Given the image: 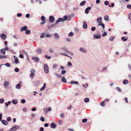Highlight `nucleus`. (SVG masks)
Returning a JSON list of instances; mask_svg holds the SVG:
<instances>
[{"instance_id":"36","label":"nucleus","mask_w":131,"mask_h":131,"mask_svg":"<svg viewBox=\"0 0 131 131\" xmlns=\"http://www.w3.org/2000/svg\"><path fill=\"white\" fill-rule=\"evenodd\" d=\"M107 32H104L102 34V36L103 37L106 36L107 35Z\"/></svg>"},{"instance_id":"30","label":"nucleus","mask_w":131,"mask_h":131,"mask_svg":"<svg viewBox=\"0 0 131 131\" xmlns=\"http://www.w3.org/2000/svg\"><path fill=\"white\" fill-rule=\"evenodd\" d=\"M116 90L119 92H121L122 91V90L120 88L118 87H117L116 88Z\"/></svg>"},{"instance_id":"38","label":"nucleus","mask_w":131,"mask_h":131,"mask_svg":"<svg viewBox=\"0 0 131 131\" xmlns=\"http://www.w3.org/2000/svg\"><path fill=\"white\" fill-rule=\"evenodd\" d=\"M41 19L42 21H43L45 20V17L43 16H42L41 17Z\"/></svg>"},{"instance_id":"15","label":"nucleus","mask_w":131,"mask_h":131,"mask_svg":"<svg viewBox=\"0 0 131 131\" xmlns=\"http://www.w3.org/2000/svg\"><path fill=\"white\" fill-rule=\"evenodd\" d=\"M79 50L80 51L86 53V50L83 48H80L79 49Z\"/></svg>"},{"instance_id":"63","label":"nucleus","mask_w":131,"mask_h":131,"mask_svg":"<svg viewBox=\"0 0 131 131\" xmlns=\"http://www.w3.org/2000/svg\"><path fill=\"white\" fill-rule=\"evenodd\" d=\"M62 122V121L61 120H59L58 121V123L59 124H61Z\"/></svg>"},{"instance_id":"51","label":"nucleus","mask_w":131,"mask_h":131,"mask_svg":"<svg viewBox=\"0 0 131 131\" xmlns=\"http://www.w3.org/2000/svg\"><path fill=\"white\" fill-rule=\"evenodd\" d=\"M61 49L64 50L67 52H68L69 51L68 50L66 49L65 48H61Z\"/></svg>"},{"instance_id":"29","label":"nucleus","mask_w":131,"mask_h":131,"mask_svg":"<svg viewBox=\"0 0 131 131\" xmlns=\"http://www.w3.org/2000/svg\"><path fill=\"white\" fill-rule=\"evenodd\" d=\"M57 24H56L55 25H54V24H52V25H50V26H48V29H49V28H50L54 26H55Z\"/></svg>"},{"instance_id":"1","label":"nucleus","mask_w":131,"mask_h":131,"mask_svg":"<svg viewBox=\"0 0 131 131\" xmlns=\"http://www.w3.org/2000/svg\"><path fill=\"white\" fill-rule=\"evenodd\" d=\"M67 16L65 15L64 16L63 18V19L61 18H58V19L56 21V24H58L59 22L60 21H62L63 20L65 21L67 20Z\"/></svg>"},{"instance_id":"50","label":"nucleus","mask_w":131,"mask_h":131,"mask_svg":"<svg viewBox=\"0 0 131 131\" xmlns=\"http://www.w3.org/2000/svg\"><path fill=\"white\" fill-rule=\"evenodd\" d=\"M95 29L96 28L94 27H92L91 28V30L92 31H94L95 30Z\"/></svg>"},{"instance_id":"62","label":"nucleus","mask_w":131,"mask_h":131,"mask_svg":"<svg viewBox=\"0 0 131 131\" xmlns=\"http://www.w3.org/2000/svg\"><path fill=\"white\" fill-rule=\"evenodd\" d=\"M49 52L50 53H53V50L52 49H50L49 50Z\"/></svg>"},{"instance_id":"32","label":"nucleus","mask_w":131,"mask_h":131,"mask_svg":"<svg viewBox=\"0 0 131 131\" xmlns=\"http://www.w3.org/2000/svg\"><path fill=\"white\" fill-rule=\"evenodd\" d=\"M17 100H13L12 101V102L13 103L16 104L17 103Z\"/></svg>"},{"instance_id":"33","label":"nucleus","mask_w":131,"mask_h":131,"mask_svg":"<svg viewBox=\"0 0 131 131\" xmlns=\"http://www.w3.org/2000/svg\"><path fill=\"white\" fill-rule=\"evenodd\" d=\"M100 105L102 106H104L105 105V102L104 101H103L101 102L100 103Z\"/></svg>"},{"instance_id":"34","label":"nucleus","mask_w":131,"mask_h":131,"mask_svg":"<svg viewBox=\"0 0 131 131\" xmlns=\"http://www.w3.org/2000/svg\"><path fill=\"white\" fill-rule=\"evenodd\" d=\"M104 4L106 5H108L109 4V2L108 1H105L104 3Z\"/></svg>"},{"instance_id":"46","label":"nucleus","mask_w":131,"mask_h":131,"mask_svg":"<svg viewBox=\"0 0 131 131\" xmlns=\"http://www.w3.org/2000/svg\"><path fill=\"white\" fill-rule=\"evenodd\" d=\"M71 18V16H67V19L68 21H70V20Z\"/></svg>"},{"instance_id":"5","label":"nucleus","mask_w":131,"mask_h":131,"mask_svg":"<svg viewBox=\"0 0 131 131\" xmlns=\"http://www.w3.org/2000/svg\"><path fill=\"white\" fill-rule=\"evenodd\" d=\"M54 20V18L53 16H50L49 17V21L50 23H52L53 22Z\"/></svg>"},{"instance_id":"54","label":"nucleus","mask_w":131,"mask_h":131,"mask_svg":"<svg viewBox=\"0 0 131 131\" xmlns=\"http://www.w3.org/2000/svg\"><path fill=\"white\" fill-rule=\"evenodd\" d=\"M56 75L59 78H60L62 75L60 74H56Z\"/></svg>"},{"instance_id":"55","label":"nucleus","mask_w":131,"mask_h":131,"mask_svg":"<svg viewBox=\"0 0 131 131\" xmlns=\"http://www.w3.org/2000/svg\"><path fill=\"white\" fill-rule=\"evenodd\" d=\"M5 65L7 67H10V64L8 63H7L5 64Z\"/></svg>"},{"instance_id":"64","label":"nucleus","mask_w":131,"mask_h":131,"mask_svg":"<svg viewBox=\"0 0 131 131\" xmlns=\"http://www.w3.org/2000/svg\"><path fill=\"white\" fill-rule=\"evenodd\" d=\"M129 18L131 20V13L129 15Z\"/></svg>"},{"instance_id":"8","label":"nucleus","mask_w":131,"mask_h":131,"mask_svg":"<svg viewBox=\"0 0 131 131\" xmlns=\"http://www.w3.org/2000/svg\"><path fill=\"white\" fill-rule=\"evenodd\" d=\"M32 60H34L36 62H38L39 61V59L37 57H32Z\"/></svg>"},{"instance_id":"6","label":"nucleus","mask_w":131,"mask_h":131,"mask_svg":"<svg viewBox=\"0 0 131 131\" xmlns=\"http://www.w3.org/2000/svg\"><path fill=\"white\" fill-rule=\"evenodd\" d=\"M9 81H5L4 82V86L7 88L9 85Z\"/></svg>"},{"instance_id":"2","label":"nucleus","mask_w":131,"mask_h":131,"mask_svg":"<svg viewBox=\"0 0 131 131\" xmlns=\"http://www.w3.org/2000/svg\"><path fill=\"white\" fill-rule=\"evenodd\" d=\"M44 67V71L46 73H48L49 72V68L47 64L45 63L43 65Z\"/></svg>"},{"instance_id":"22","label":"nucleus","mask_w":131,"mask_h":131,"mask_svg":"<svg viewBox=\"0 0 131 131\" xmlns=\"http://www.w3.org/2000/svg\"><path fill=\"white\" fill-rule=\"evenodd\" d=\"M102 18L101 17H99L97 19V22L98 23H99L100 22L102 21Z\"/></svg>"},{"instance_id":"31","label":"nucleus","mask_w":131,"mask_h":131,"mask_svg":"<svg viewBox=\"0 0 131 131\" xmlns=\"http://www.w3.org/2000/svg\"><path fill=\"white\" fill-rule=\"evenodd\" d=\"M30 31L29 30H27L26 31V34H30Z\"/></svg>"},{"instance_id":"28","label":"nucleus","mask_w":131,"mask_h":131,"mask_svg":"<svg viewBox=\"0 0 131 131\" xmlns=\"http://www.w3.org/2000/svg\"><path fill=\"white\" fill-rule=\"evenodd\" d=\"M89 101V99L88 98H86L84 99V101L86 103H88Z\"/></svg>"},{"instance_id":"35","label":"nucleus","mask_w":131,"mask_h":131,"mask_svg":"<svg viewBox=\"0 0 131 131\" xmlns=\"http://www.w3.org/2000/svg\"><path fill=\"white\" fill-rule=\"evenodd\" d=\"M60 54L61 55H64L66 56H67V57H69V56L67 54H66V53H60Z\"/></svg>"},{"instance_id":"18","label":"nucleus","mask_w":131,"mask_h":131,"mask_svg":"<svg viewBox=\"0 0 131 131\" xmlns=\"http://www.w3.org/2000/svg\"><path fill=\"white\" fill-rule=\"evenodd\" d=\"M128 83V81L126 79H125L123 81V83L124 84H126Z\"/></svg>"},{"instance_id":"56","label":"nucleus","mask_w":131,"mask_h":131,"mask_svg":"<svg viewBox=\"0 0 131 131\" xmlns=\"http://www.w3.org/2000/svg\"><path fill=\"white\" fill-rule=\"evenodd\" d=\"M46 21H43L40 23V24L41 25H43L45 24L46 23Z\"/></svg>"},{"instance_id":"59","label":"nucleus","mask_w":131,"mask_h":131,"mask_svg":"<svg viewBox=\"0 0 131 131\" xmlns=\"http://www.w3.org/2000/svg\"><path fill=\"white\" fill-rule=\"evenodd\" d=\"M22 15L21 14L19 13L17 14V16L18 17H20L22 16Z\"/></svg>"},{"instance_id":"4","label":"nucleus","mask_w":131,"mask_h":131,"mask_svg":"<svg viewBox=\"0 0 131 131\" xmlns=\"http://www.w3.org/2000/svg\"><path fill=\"white\" fill-rule=\"evenodd\" d=\"M19 126H16L11 128L9 130V131H13L16 130L17 129L19 128Z\"/></svg>"},{"instance_id":"14","label":"nucleus","mask_w":131,"mask_h":131,"mask_svg":"<svg viewBox=\"0 0 131 131\" xmlns=\"http://www.w3.org/2000/svg\"><path fill=\"white\" fill-rule=\"evenodd\" d=\"M50 125L51 127L53 128L54 129L56 127V125L54 124L53 123H51V124Z\"/></svg>"},{"instance_id":"12","label":"nucleus","mask_w":131,"mask_h":131,"mask_svg":"<svg viewBox=\"0 0 131 131\" xmlns=\"http://www.w3.org/2000/svg\"><path fill=\"white\" fill-rule=\"evenodd\" d=\"M87 25L85 21H83V28L85 29L87 28Z\"/></svg>"},{"instance_id":"10","label":"nucleus","mask_w":131,"mask_h":131,"mask_svg":"<svg viewBox=\"0 0 131 131\" xmlns=\"http://www.w3.org/2000/svg\"><path fill=\"white\" fill-rule=\"evenodd\" d=\"M93 37L96 39H98L101 38V36L100 35H97L96 34H94L93 35Z\"/></svg>"},{"instance_id":"43","label":"nucleus","mask_w":131,"mask_h":131,"mask_svg":"<svg viewBox=\"0 0 131 131\" xmlns=\"http://www.w3.org/2000/svg\"><path fill=\"white\" fill-rule=\"evenodd\" d=\"M87 119L86 118L82 120V122L83 123H85L87 121Z\"/></svg>"},{"instance_id":"9","label":"nucleus","mask_w":131,"mask_h":131,"mask_svg":"<svg viewBox=\"0 0 131 131\" xmlns=\"http://www.w3.org/2000/svg\"><path fill=\"white\" fill-rule=\"evenodd\" d=\"M0 37L3 39L5 40L6 38V35L4 34H2L0 35Z\"/></svg>"},{"instance_id":"23","label":"nucleus","mask_w":131,"mask_h":131,"mask_svg":"<svg viewBox=\"0 0 131 131\" xmlns=\"http://www.w3.org/2000/svg\"><path fill=\"white\" fill-rule=\"evenodd\" d=\"M62 81L64 83H66L67 81L66 79L64 77H63L62 78Z\"/></svg>"},{"instance_id":"61","label":"nucleus","mask_w":131,"mask_h":131,"mask_svg":"<svg viewBox=\"0 0 131 131\" xmlns=\"http://www.w3.org/2000/svg\"><path fill=\"white\" fill-rule=\"evenodd\" d=\"M11 120V118L10 117H8L7 118V120L8 121H10Z\"/></svg>"},{"instance_id":"26","label":"nucleus","mask_w":131,"mask_h":131,"mask_svg":"<svg viewBox=\"0 0 131 131\" xmlns=\"http://www.w3.org/2000/svg\"><path fill=\"white\" fill-rule=\"evenodd\" d=\"M54 36H55V38H57L58 39L59 37V35L57 33L55 34Z\"/></svg>"},{"instance_id":"42","label":"nucleus","mask_w":131,"mask_h":131,"mask_svg":"<svg viewBox=\"0 0 131 131\" xmlns=\"http://www.w3.org/2000/svg\"><path fill=\"white\" fill-rule=\"evenodd\" d=\"M4 102V100L3 99H0V103H2Z\"/></svg>"},{"instance_id":"45","label":"nucleus","mask_w":131,"mask_h":131,"mask_svg":"<svg viewBox=\"0 0 131 131\" xmlns=\"http://www.w3.org/2000/svg\"><path fill=\"white\" fill-rule=\"evenodd\" d=\"M114 38L115 37L113 36L111 37L110 38V40L111 41H112Z\"/></svg>"},{"instance_id":"52","label":"nucleus","mask_w":131,"mask_h":131,"mask_svg":"<svg viewBox=\"0 0 131 131\" xmlns=\"http://www.w3.org/2000/svg\"><path fill=\"white\" fill-rule=\"evenodd\" d=\"M43 111H44L45 112L47 113V111H48V110L46 108H44Z\"/></svg>"},{"instance_id":"48","label":"nucleus","mask_w":131,"mask_h":131,"mask_svg":"<svg viewBox=\"0 0 131 131\" xmlns=\"http://www.w3.org/2000/svg\"><path fill=\"white\" fill-rule=\"evenodd\" d=\"M40 119L42 122H43L45 120L44 117L42 116L41 117Z\"/></svg>"},{"instance_id":"27","label":"nucleus","mask_w":131,"mask_h":131,"mask_svg":"<svg viewBox=\"0 0 131 131\" xmlns=\"http://www.w3.org/2000/svg\"><path fill=\"white\" fill-rule=\"evenodd\" d=\"M16 87L17 89H19L21 87V86L20 84H18L16 85Z\"/></svg>"},{"instance_id":"58","label":"nucleus","mask_w":131,"mask_h":131,"mask_svg":"<svg viewBox=\"0 0 131 131\" xmlns=\"http://www.w3.org/2000/svg\"><path fill=\"white\" fill-rule=\"evenodd\" d=\"M45 57L46 58H47L48 59H50L51 58V57L50 56H49L48 57L47 55H45Z\"/></svg>"},{"instance_id":"25","label":"nucleus","mask_w":131,"mask_h":131,"mask_svg":"<svg viewBox=\"0 0 131 131\" xmlns=\"http://www.w3.org/2000/svg\"><path fill=\"white\" fill-rule=\"evenodd\" d=\"M85 1H83L81 3H80V5L81 6H83L84 5L85 3Z\"/></svg>"},{"instance_id":"53","label":"nucleus","mask_w":131,"mask_h":131,"mask_svg":"<svg viewBox=\"0 0 131 131\" xmlns=\"http://www.w3.org/2000/svg\"><path fill=\"white\" fill-rule=\"evenodd\" d=\"M127 7L128 8L130 9L131 8V5L129 4L128 5H127Z\"/></svg>"},{"instance_id":"40","label":"nucleus","mask_w":131,"mask_h":131,"mask_svg":"<svg viewBox=\"0 0 131 131\" xmlns=\"http://www.w3.org/2000/svg\"><path fill=\"white\" fill-rule=\"evenodd\" d=\"M45 35V33H42L40 35V37L41 38H42L44 37V36Z\"/></svg>"},{"instance_id":"60","label":"nucleus","mask_w":131,"mask_h":131,"mask_svg":"<svg viewBox=\"0 0 131 131\" xmlns=\"http://www.w3.org/2000/svg\"><path fill=\"white\" fill-rule=\"evenodd\" d=\"M128 99L127 97H125V102L126 103H128Z\"/></svg>"},{"instance_id":"11","label":"nucleus","mask_w":131,"mask_h":131,"mask_svg":"<svg viewBox=\"0 0 131 131\" xmlns=\"http://www.w3.org/2000/svg\"><path fill=\"white\" fill-rule=\"evenodd\" d=\"M91 9V8L90 7H88L85 10V13L86 14H88L89 13V11Z\"/></svg>"},{"instance_id":"16","label":"nucleus","mask_w":131,"mask_h":131,"mask_svg":"<svg viewBox=\"0 0 131 131\" xmlns=\"http://www.w3.org/2000/svg\"><path fill=\"white\" fill-rule=\"evenodd\" d=\"M2 122L4 125H6L7 124V122L6 121L2 120Z\"/></svg>"},{"instance_id":"39","label":"nucleus","mask_w":131,"mask_h":131,"mask_svg":"<svg viewBox=\"0 0 131 131\" xmlns=\"http://www.w3.org/2000/svg\"><path fill=\"white\" fill-rule=\"evenodd\" d=\"M46 37L48 38H50L51 37V36L50 34H47L46 35Z\"/></svg>"},{"instance_id":"21","label":"nucleus","mask_w":131,"mask_h":131,"mask_svg":"<svg viewBox=\"0 0 131 131\" xmlns=\"http://www.w3.org/2000/svg\"><path fill=\"white\" fill-rule=\"evenodd\" d=\"M41 50L40 48H38L37 50V52L38 53H40L41 52Z\"/></svg>"},{"instance_id":"3","label":"nucleus","mask_w":131,"mask_h":131,"mask_svg":"<svg viewBox=\"0 0 131 131\" xmlns=\"http://www.w3.org/2000/svg\"><path fill=\"white\" fill-rule=\"evenodd\" d=\"M30 72H31L30 76L31 78H33L35 75V74L34 73L35 72V71L34 70L32 69L30 71Z\"/></svg>"},{"instance_id":"47","label":"nucleus","mask_w":131,"mask_h":131,"mask_svg":"<svg viewBox=\"0 0 131 131\" xmlns=\"http://www.w3.org/2000/svg\"><path fill=\"white\" fill-rule=\"evenodd\" d=\"M73 35V33L72 32H70L69 34L68 35V36H70V37H71V36H72Z\"/></svg>"},{"instance_id":"49","label":"nucleus","mask_w":131,"mask_h":131,"mask_svg":"<svg viewBox=\"0 0 131 131\" xmlns=\"http://www.w3.org/2000/svg\"><path fill=\"white\" fill-rule=\"evenodd\" d=\"M15 71L16 72H18L19 71V69L18 68H15Z\"/></svg>"},{"instance_id":"7","label":"nucleus","mask_w":131,"mask_h":131,"mask_svg":"<svg viewBox=\"0 0 131 131\" xmlns=\"http://www.w3.org/2000/svg\"><path fill=\"white\" fill-rule=\"evenodd\" d=\"M27 28V27L26 26H25L21 28L20 29V31L22 32L23 30H26Z\"/></svg>"},{"instance_id":"57","label":"nucleus","mask_w":131,"mask_h":131,"mask_svg":"<svg viewBox=\"0 0 131 131\" xmlns=\"http://www.w3.org/2000/svg\"><path fill=\"white\" fill-rule=\"evenodd\" d=\"M23 111H24V112H26L27 111V108L26 107L24 108H23Z\"/></svg>"},{"instance_id":"24","label":"nucleus","mask_w":131,"mask_h":131,"mask_svg":"<svg viewBox=\"0 0 131 131\" xmlns=\"http://www.w3.org/2000/svg\"><path fill=\"white\" fill-rule=\"evenodd\" d=\"M121 39L124 41H126L127 39V38H126L125 37H123L121 38Z\"/></svg>"},{"instance_id":"41","label":"nucleus","mask_w":131,"mask_h":131,"mask_svg":"<svg viewBox=\"0 0 131 131\" xmlns=\"http://www.w3.org/2000/svg\"><path fill=\"white\" fill-rule=\"evenodd\" d=\"M21 102L22 103H24L25 102V100L24 99H22L21 100Z\"/></svg>"},{"instance_id":"13","label":"nucleus","mask_w":131,"mask_h":131,"mask_svg":"<svg viewBox=\"0 0 131 131\" xmlns=\"http://www.w3.org/2000/svg\"><path fill=\"white\" fill-rule=\"evenodd\" d=\"M14 58L15 59L14 60V62L16 64H17L19 62V61H18V59H17V58L15 56H14Z\"/></svg>"},{"instance_id":"44","label":"nucleus","mask_w":131,"mask_h":131,"mask_svg":"<svg viewBox=\"0 0 131 131\" xmlns=\"http://www.w3.org/2000/svg\"><path fill=\"white\" fill-rule=\"evenodd\" d=\"M66 72V71L65 70H63L61 71V74H64Z\"/></svg>"},{"instance_id":"19","label":"nucleus","mask_w":131,"mask_h":131,"mask_svg":"<svg viewBox=\"0 0 131 131\" xmlns=\"http://www.w3.org/2000/svg\"><path fill=\"white\" fill-rule=\"evenodd\" d=\"M104 20L106 21H108L109 20V17L107 15H106L104 16Z\"/></svg>"},{"instance_id":"37","label":"nucleus","mask_w":131,"mask_h":131,"mask_svg":"<svg viewBox=\"0 0 131 131\" xmlns=\"http://www.w3.org/2000/svg\"><path fill=\"white\" fill-rule=\"evenodd\" d=\"M98 25L99 26H101L103 28H105V26L103 24H98Z\"/></svg>"},{"instance_id":"17","label":"nucleus","mask_w":131,"mask_h":131,"mask_svg":"<svg viewBox=\"0 0 131 131\" xmlns=\"http://www.w3.org/2000/svg\"><path fill=\"white\" fill-rule=\"evenodd\" d=\"M70 83L72 84H79V83L77 81H72Z\"/></svg>"},{"instance_id":"20","label":"nucleus","mask_w":131,"mask_h":131,"mask_svg":"<svg viewBox=\"0 0 131 131\" xmlns=\"http://www.w3.org/2000/svg\"><path fill=\"white\" fill-rule=\"evenodd\" d=\"M1 52L2 54H4L5 53V51L4 49H2L1 50Z\"/></svg>"}]
</instances>
